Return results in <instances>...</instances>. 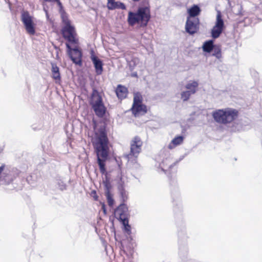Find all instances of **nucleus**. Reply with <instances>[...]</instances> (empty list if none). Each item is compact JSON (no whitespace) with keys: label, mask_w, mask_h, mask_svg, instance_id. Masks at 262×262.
<instances>
[{"label":"nucleus","mask_w":262,"mask_h":262,"mask_svg":"<svg viewBox=\"0 0 262 262\" xmlns=\"http://www.w3.org/2000/svg\"><path fill=\"white\" fill-rule=\"evenodd\" d=\"M134 2H139L140 0H132Z\"/></svg>","instance_id":"nucleus-42"},{"label":"nucleus","mask_w":262,"mask_h":262,"mask_svg":"<svg viewBox=\"0 0 262 262\" xmlns=\"http://www.w3.org/2000/svg\"><path fill=\"white\" fill-rule=\"evenodd\" d=\"M56 186L61 191H64L67 189V185L63 180L60 177H57L56 179Z\"/></svg>","instance_id":"nucleus-27"},{"label":"nucleus","mask_w":262,"mask_h":262,"mask_svg":"<svg viewBox=\"0 0 262 262\" xmlns=\"http://www.w3.org/2000/svg\"><path fill=\"white\" fill-rule=\"evenodd\" d=\"M232 11L236 15L243 16L244 15V12L243 11V7L239 4L235 5L232 7Z\"/></svg>","instance_id":"nucleus-26"},{"label":"nucleus","mask_w":262,"mask_h":262,"mask_svg":"<svg viewBox=\"0 0 262 262\" xmlns=\"http://www.w3.org/2000/svg\"><path fill=\"white\" fill-rule=\"evenodd\" d=\"M96 194V191L95 190H93V191H92V195H95V194Z\"/></svg>","instance_id":"nucleus-41"},{"label":"nucleus","mask_w":262,"mask_h":262,"mask_svg":"<svg viewBox=\"0 0 262 262\" xmlns=\"http://www.w3.org/2000/svg\"><path fill=\"white\" fill-rule=\"evenodd\" d=\"M90 58L94 65L96 74L97 75H101L103 71V61L95 54L93 50L90 52Z\"/></svg>","instance_id":"nucleus-13"},{"label":"nucleus","mask_w":262,"mask_h":262,"mask_svg":"<svg viewBox=\"0 0 262 262\" xmlns=\"http://www.w3.org/2000/svg\"><path fill=\"white\" fill-rule=\"evenodd\" d=\"M225 29L224 21L222 18L221 13L217 12L215 25L211 31V36L213 39L220 37Z\"/></svg>","instance_id":"nucleus-9"},{"label":"nucleus","mask_w":262,"mask_h":262,"mask_svg":"<svg viewBox=\"0 0 262 262\" xmlns=\"http://www.w3.org/2000/svg\"><path fill=\"white\" fill-rule=\"evenodd\" d=\"M49 2H50V3L56 2L57 3L58 6L59 7V13L61 12H63V11H64V10L63 9V7L62 6V4L61 3L60 0H51Z\"/></svg>","instance_id":"nucleus-33"},{"label":"nucleus","mask_w":262,"mask_h":262,"mask_svg":"<svg viewBox=\"0 0 262 262\" xmlns=\"http://www.w3.org/2000/svg\"><path fill=\"white\" fill-rule=\"evenodd\" d=\"M51 66L52 77L56 80L60 81L61 80V76L59 67L57 66L56 63L53 62L51 63Z\"/></svg>","instance_id":"nucleus-20"},{"label":"nucleus","mask_w":262,"mask_h":262,"mask_svg":"<svg viewBox=\"0 0 262 262\" xmlns=\"http://www.w3.org/2000/svg\"><path fill=\"white\" fill-rule=\"evenodd\" d=\"M184 140V137L183 136H178L173 138L171 143L168 145L169 149H172L174 147L180 145L183 143Z\"/></svg>","instance_id":"nucleus-23"},{"label":"nucleus","mask_w":262,"mask_h":262,"mask_svg":"<svg viewBox=\"0 0 262 262\" xmlns=\"http://www.w3.org/2000/svg\"><path fill=\"white\" fill-rule=\"evenodd\" d=\"M45 2H49V1H50L51 0H43Z\"/></svg>","instance_id":"nucleus-43"},{"label":"nucleus","mask_w":262,"mask_h":262,"mask_svg":"<svg viewBox=\"0 0 262 262\" xmlns=\"http://www.w3.org/2000/svg\"><path fill=\"white\" fill-rule=\"evenodd\" d=\"M120 222L123 225V230H124V231L127 235H130L132 233V231H131V227H130V225L129 224L128 219L120 221Z\"/></svg>","instance_id":"nucleus-25"},{"label":"nucleus","mask_w":262,"mask_h":262,"mask_svg":"<svg viewBox=\"0 0 262 262\" xmlns=\"http://www.w3.org/2000/svg\"><path fill=\"white\" fill-rule=\"evenodd\" d=\"M184 158L182 156L178 161L172 162L171 158L168 154L162 153L158 158L156 159L158 163V168L165 174H169L170 169L176 165L179 161H180Z\"/></svg>","instance_id":"nucleus-5"},{"label":"nucleus","mask_w":262,"mask_h":262,"mask_svg":"<svg viewBox=\"0 0 262 262\" xmlns=\"http://www.w3.org/2000/svg\"><path fill=\"white\" fill-rule=\"evenodd\" d=\"M43 10H44V11L45 12L46 16L47 19H48L49 18V15L48 12L47 10H46L45 8H44Z\"/></svg>","instance_id":"nucleus-38"},{"label":"nucleus","mask_w":262,"mask_h":262,"mask_svg":"<svg viewBox=\"0 0 262 262\" xmlns=\"http://www.w3.org/2000/svg\"><path fill=\"white\" fill-rule=\"evenodd\" d=\"M127 92V89L121 84H119L116 89V95L121 99L126 98Z\"/></svg>","instance_id":"nucleus-19"},{"label":"nucleus","mask_w":262,"mask_h":262,"mask_svg":"<svg viewBox=\"0 0 262 262\" xmlns=\"http://www.w3.org/2000/svg\"><path fill=\"white\" fill-rule=\"evenodd\" d=\"M261 116H262V114H261Z\"/></svg>","instance_id":"nucleus-46"},{"label":"nucleus","mask_w":262,"mask_h":262,"mask_svg":"<svg viewBox=\"0 0 262 262\" xmlns=\"http://www.w3.org/2000/svg\"><path fill=\"white\" fill-rule=\"evenodd\" d=\"M62 23L64 25H69L71 24L70 20L69 19L68 15L66 11L60 12Z\"/></svg>","instance_id":"nucleus-30"},{"label":"nucleus","mask_w":262,"mask_h":262,"mask_svg":"<svg viewBox=\"0 0 262 262\" xmlns=\"http://www.w3.org/2000/svg\"><path fill=\"white\" fill-rule=\"evenodd\" d=\"M142 142L138 136H136L130 142V152L125 156L129 161L133 157L137 158L141 151Z\"/></svg>","instance_id":"nucleus-8"},{"label":"nucleus","mask_w":262,"mask_h":262,"mask_svg":"<svg viewBox=\"0 0 262 262\" xmlns=\"http://www.w3.org/2000/svg\"><path fill=\"white\" fill-rule=\"evenodd\" d=\"M150 18V9L147 3V5L139 7L136 12L129 11L128 13L127 22L130 26L137 24L143 28L147 26Z\"/></svg>","instance_id":"nucleus-2"},{"label":"nucleus","mask_w":262,"mask_h":262,"mask_svg":"<svg viewBox=\"0 0 262 262\" xmlns=\"http://www.w3.org/2000/svg\"><path fill=\"white\" fill-rule=\"evenodd\" d=\"M61 32L63 37L67 40L68 43L72 45L78 43V39L76 37V33L75 28L71 24L64 25Z\"/></svg>","instance_id":"nucleus-7"},{"label":"nucleus","mask_w":262,"mask_h":262,"mask_svg":"<svg viewBox=\"0 0 262 262\" xmlns=\"http://www.w3.org/2000/svg\"><path fill=\"white\" fill-rule=\"evenodd\" d=\"M212 55L220 59L222 57L221 48L220 46L215 45L212 50Z\"/></svg>","instance_id":"nucleus-28"},{"label":"nucleus","mask_w":262,"mask_h":262,"mask_svg":"<svg viewBox=\"0 0 262 262\" xmlns=\"http://www.w3.org/2000/svg\"><path fill=\"white\" fill-rule=\"evenodd\" d=\"M238 115V111L231 108L219 109L213 112L212 114L214 121L223 124L231 123L237 118Z\"/></svg>","instance_id":"nucleus-3"},{"label":"nucleus","mask_w":262,"mask_h":262,"mask_svg":"<svg viewBox=\"0 0 262 262\" xmlns=\"http://www.w3.org/2000/svg\"><path fill=\"white\" fill-rule=\"evenodd\" d=\"M192 94H191V93L188 91H183L181 94V99L183 101H186L189 99L190 96Z\"/></svg>","instance_id":"nucleus-32"},{"label":"nucleus","mask_w":262,"mask_h":262,"mask_svg":"<svg viewBox=\"0 0 262 262\" xmlns=\"http://www.w3.org/2000/svg\"><path fill=\"white\" fill-rule=\"evenodd\" d=\"M106 126L105 124L101 125L95 133V141H93V145L97 156V161L100 171L102 174L105 175V179L103 181L104 186L105 193L111 192L112 185L107 177L106 169V161L108 158L109 141L107 136Z\"/></svg>","instance_id":"nucleus-1"},{"label":"nucleus","mask_w":262,"mask_h":262,"mask_svg":"<svg viewBox=\"0 0 262 262\" xmlns=\"http://www.w3.org/2000/svg\"><path fill=\"white\" fill-rule=\"evenodd\" d=\"M90 104L97 116L102 118L105 115L106 108L103 102L102 97L96 90L93 91Z\"/></svg>","instance_id":"nucleus-4"},{"label":"nucleus","mask_w":262,"mask_h":262,"mask_svg":"<svg viewBox=\"0 0 262 262\" xmlns=\"http://www.w3.org/2000/svg\"><path fill=\"white\" fill-rule=\"evenodd\" d=\"M199 85L198 82L193 81L188 83L186 85L185 88L187 89L188 91L191 93V94H195L196 92V89Z\"/></svg>","instance_id":"nucleus-24"},{"label":"nucleus","mask_w":262,"mask_h":262,"mask_svg":"<svg viewBox=\"0 0 262 262\" xmlns=\"http://www.w3.org/2000/svg\"><path fill=\"white\" fill-rule=\"evenodd\" d=\"M15 188V187L12 185V186H11L10 188H8V189H9V190H13Z\"/></svg>","instance_id":"nucleus-40"},{"label":"nucleus","mask_w":262,"mask_h":262,"mask_svg":"<svg viewBox=\"0 0 262 262\" xmlns=\"http://www.w3.org/2000/svg\"><path fill=\"white\" fill-rule=\"evenodd\" d=\"M131 110L135 116H137L140 112H143L145 114L147 111L146 105L142 103L133 105Z\"/></svg>","instance_id":"nucleus-17"},{"label":"nucleus","mask_w":262,"mask_h":262,"mask_svg":"<svg viewBox=\"0 0 262 262\" xmlns=\"http://www.w3.org/2000/svg\"><path fill=\"white\" fill-rule=\"evenodd\" d=\"M5 164H3L0 166V174L2 173V172L4 170V168H5Z\"/></svg>","instance_id":"nucleus-35"},{"label":"nucleus","mask_w":262,"mask_h":262,"mask_svg":"<svg viewBox=\"0 0 262 262\" xmlns=\"http://www.w3.org/2000/svg\"><path fill=\"white\" fill-rule=\"evenodd\" d=\"M21 20L25 26L26 31L30 35L35 33V25L32 17L27 11H23L21 13Z\"/></svg>","instance_id":"nucleus-10"},{"label":"nucleus","mask_w":262,"mask_h":262,"mask_svg":"<svg viewBox=\"0 0 262 262\" xmlns=\"http://www.w3.org/2000/svg\"><path fill=\"white\" fill-rule=\"evenodd\" d=\"M105 195L106 198L108 205L110 207H112L114 204L115 201L113 198V195L112 194L111 192L105 193Z\"/></svg>","instance_id":"nucleus-31"},{"label":"nucleus","mask_w":262,"mask_h":262,"mask_svg":"<svg viewBox=\"0 0 262 262\" xmlns=\"http://www.w3.org/2000/svg\"><path fill=\"white\" fill-rule=\"evenodd\" d=\"M179 255L182 260L185 261L188 256V249L186 242V237L184 236L183 239H181L180 234H179Z\"/></svg>","instance_id":"nucleus-14"},{"label":"nucleus","mask_w":262,"mask_h":262,"mask_svg":"<svg viewBox=\"0 0 262 262\" xmlns=\"http://www.w3.org/2000/svg\"><path fill=\"white\" fill-rule=\"evenodd\" d=\"M101 208H102L103 213L104 214H106L107 210H106V208L105 203L104 202H103V203H101Z\"/></svg>","instance_id":"nucleus-34"},{"label":"nucleus","mask_w":262,"mask_h":262,"mask_svg":"<svg viewBox=\"0 0 262 262\" xmlns=\"http://www.w3.org/2000/svg\"><path fill=\"white\" fill-rule=\"evenodd\" d=\"M132 62H130L129 63V69L130 71H133L134 69V66H135V63L134 62L133 63V65L132 64Z\"/></svg>","instance_id":"nucleus-36"},{"label":"nucleus","mask_w":262,"mask_h":262,"mask_svg":"<svg viewBox=\"0 0 262 262\" xmlns=\"http://www.w3.org/2000/svg\"><path fill=\"white\" fill-rule=\"evenodd\" d=\"M142 101L143 97L142 95L140 93L137 92L134 94V102L133 105L141 104L142 103Z\"/></svg>","instance_id":"nucleus-29"},{"label":"nucleus","mask_w":262,"mask_h":262,"mask_svg":"<svg viewBox=\"0 0 262 262\" xmlns=\"http://www.w3.org/2000/svg\"><path fill=\"white\" fill-rule=\"evenodd\" d=\"M115 214L119 221L128 219V208L126 204L121 203L115 210Z\"/></svg>","instance_id":"nucleus-12"},{"label":"nucleus","mask_w":262,"mask_h":262,"mask_svg":"<svg viewBox=\"0 0 262 262\" xmlns=\"http://www.w3.org/2000/svg\"><path fill=\"white\" fill-rule=\"evenodd\" d=\"M214 40L210 39L205 41L202 46V49L204 52L210 53L214 48Z\"/></svg>","instance_id":"nucleus-21"},{"label":"nucleus","mask_w":262,"mask_h":262,"mask_svg":"<svg viewBox=\"0 0 262 262\" xmlns=\"http://www.w3.org/2000/svg\"><path fill=\"white\" fill-rule=\"evenodd\" d=\"M54 48H55V49H58V48H57V47H55V46L54 47Z\"/></svg>","instance_id":"nucleus-44"},{"label":"nucleus","mask_w":262,"mask_h":262,"mask_svg":"<svg viewBox=\"0 0 262 262\" xmlns=\"http://www.w3.org/2000/svg\"><path fill=\"white\" fill-rule=\"evenodd\" d=\"M200 20L199 18H187L185 30L190 35H193L199 30Z\"/></svg>","instance_id":"nucleus-11"},{"label":"nucleus","mask_w":262,"mask_h":262,"mask_svg":"<svg viewBox=\"0 0 262 262\" xmlns=\"http://www.w3.org/2000/svg\"><path fill=\"white\" fill-rule=\"evenodd\" d=\"M107 8L110 10H113L116 9L125 10L126 8V6L123 3L115 1L110 4H107Z\"/></svg>","instance_id":"nucleus-18"},{"label":"nucleus","mask_w":262,"mask_h":262,"mask_svg":"<svg viewBox=\"0 0 262 262\" xmlns=\"http://www.w3.org/2000/svg\"><path fill=\"white\" fill-rule=\"evenodd\" d=\"M2 151V149H0V152Z\"/></svg>","instance_id":"nucleus-45"},{"label":"nucleus","mask_w":262,"mask_h":262,"mask_svg":"<svg viewBox=\"0 0 262 262\" xmlns=\"http://www.w3.org/2000/svg\"><path fill=\"white\" fill-rule=\"evenodd\" d=\"M120 183L119 184L118 186V190L119 191V193L121 196V200L122 201V203H124L126 202L127 200V195L126 193V191L124 189L123 185L122 183V177H120Z\"/></svg>","instance_id":"nucleus-22"},{"label":"nucleus","mask_w":262,"mask_h":262,"mask_svg":"<svg viewBox=\"0 0 262 262\" xmlns=\"http://www.w3.org/2000/svg\"><path fill=\"white\" fill-rule=\"evenodd\" d=\"M131 76H132V77H136V78H137V77H138V74H137V72H133V73H132L131 74Z\"/></svg>","instance_id":"nucleus-37"},{"label":"nucleus","mask_w":262,"mask_h":262,"mask_svg":"<svg viewBox=\"0 0 262 262\" xmlns=\"http://www.w3.org/2000/svg\"><path fill=\"white\" fill-rule=\"evenodd\" d=\"M93 197L94 200L95 201H98V195H97V194H95V195H93Z\"/></svg>","instance_id":"nucleus-39"},{"label":"nucleus","mask_w":262,"mask_h":262,"mask_svg":"<svg viewBox=\"0 0 262 262\" xmlns=\"http://www.w3.org/2000/svg\"><path fill=\"white\" fill-rule=\"evenodd\" d=\"M16 176L13 172L4 169L0 174V182L2 184L9 185L12 183Z\"/></svg>","instance_id":"nucleus-15"},{"label":"nucleus","mask_w":262,"mask_h":262,"mask_svg":"<svg viewBox=\"0 0 262 262\" xmlns=\"http://www.w3.org/2000/svg\"><path fill=\"white\" fill-rule=\"evenodd\" d=\"M201 9L197 5H193L187 10L188 16L189 18H198L201 12Z\"/></svg>","instance_id":"nucleus-16"},{"label":"nucleus","mask_w":262,"mask_h":262,"mask_svg":"<svg viewBox=\"0 0 262 262\" xmlns=\"http://www.w3.org/2000/svg\"><path fill=\"white\" fill-rule=\"evenodd\" d=\"M66 46L67 54L72 62L78 66H81L82 64V52L77 46L72 48L70 43L66 42Z\"/></svg>","instance_id":"nucleus-6"}]
</instances>
